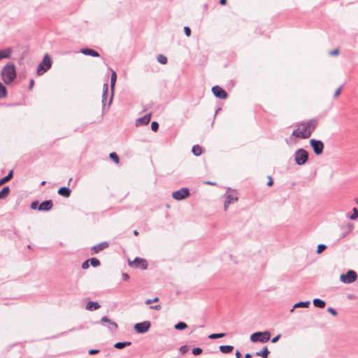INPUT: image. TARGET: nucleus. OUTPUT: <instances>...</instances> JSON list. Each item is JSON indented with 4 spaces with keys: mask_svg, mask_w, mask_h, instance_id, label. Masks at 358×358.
Listing matches in <instances>:
<instances>
[{
    "mask_svg": "<svg viewBox=\"0 0 358 358\" xmlns=\"http://www.w3.org/2000/svg\"><path fill=\"white\" fill-rule=\"evenodd\" d=\"M150 118L151 114H147L142 117L138 118L136 121V126L147 125L150 122Z\"/></svg>",
    "mask_w": 358,
    "mask_h": 358,
    "instance_id": "ddd939ff",
    "label": "nucleus"
},
{
    "mask_svg": "<svg viewBox=\"0 0 358 358\" xmlns=\"http://www.w3.org/2000/svg\"><path fill=\"white\" fill-rule=\"evenodd\" d=\"M129 265L131 267L141 268L146 269L148 267L147 262L141 258L136 257L134 261L128 260Z\"/></svg>",
    "mask_w": 358,
    "mask_h": 358,
    "instance_id": "1a4fd4ad",
    "label": "nucleus"
},
{
    "mask_svg": "<svg viewBox=\"0 0 358 358\" xmlns=\"http://www.w3.org/2000/svg\"><path fill=\"white\" fill-rule=\"evenodd\" d=\"M317 246L322 247V246H326L324 244H318Z\"/></svg>",
    "mask_w": 358,
    "mask_h": 358,
    "instance_id": "338daca9",
    "label": "nucleus"
},
{
    "mask_svg": "<svg viewBox=\"0 0 358 358\" xmlns=\"http://www.w3.org/2000/svg\"><path fill=\"white\" fill-rule=\"evenodd\" d=\"M101 322H108L109 323L110 325H112L113 327V329H117V324L116 322H112L110 319H108L106 316H103L101 319Z\"/></svg>",
    "mask_w": 358,
    "mask_h": 358,
    "instance_id": "a878e982",
    "label": "nucleus"
},
{
    "mask_svg": "<svg viewBox=\"0 0 358 358\" xmlns=\"http://www.w3.org/2000/svg\"><path fill=\"white\" fill-rule=\"evenodd\" d=\"M206 183L208 184V185H215V182H210V181L206 182Z\"/></svg>",
    "mask_w": 358,
    "mask_h": 358,
    "instance_id": "e2e57ef3",
    "label": "nucleus"
},
{
    "mask_svg": "<svg viewBox=\"0 0 358 358\" xmlns=\"http://www.w3.org/2000/svg\"><path fill=\"white\" fill-rule=\"evenodd\" d=\"M220 3L222 5H225L227 3V0H220Z\"/></svg>",
    "mask_w": 358,
    "mask_h": 358,
    "instance_id": "052dcab7",
    "label": "nucleus"
},
{
    "mask_svg": "<svg viewBox=\"0 0 358 358\" xmlns=\"http://www.w3.org/2000/svg\"><path fill=\"white\" fill-rule=\"evenodd\" d=\"M130 345L131 342H118L115 344L114 347L117 349H122L127 346H129Z\"/></svg>",
    "mask_w": 358,
    "mask_h": 358,
    "instance_id": "cd10ccee",
    "label": "nucleus"
},
{
    "mask_svg": "<svg viewBox=\"0 0 358 358\" xmlns=\"http://www.w3.org/2000/svg\"><path fill=\"white\" fill-rule=\"evenodd\" d=\"M268 181L267 182V185L268 186H271L273 184V179H272V178L271 176H268Z\"/></svg>",
    "mask_w": 358,
    "mask_h": 358,
    "instance_id": "603ef678",
    "label": "nucleus"
},
{
    "mask_svg": "<svg viewBox=\"0 0 358 358\" xmlns=\"http://www.w3.org/2000/svg\"><path fill=\"white\" fill-rule=\"evenodd\" d=\"M80 52L83 53V55H90L94 57H99V53L97 51L90 48H83L80 50Z\"/></svg>",
    "mask_w": 358,
    "mask_h": 358,
    "instance_id": "2eb2a0df",
    "label": "nucleus"
},
{
    "mask_svg": "<svg viewBox=\"0 0 358 358\" xmlns=\"http://www.w3.org/2000/svg\"><path fill=\"white\" fill-rule=\"evenodd\" d=\"M308 156V152L306 150L303 148L298 149L294 152V161L297 165H303L307 162Z\"/></svg>",
    "mask_w": 358,
    "mask_h": 358,
    "instance_id": "20e7f679",
    "label": "nucleus"
},
{
    "mask_svg": "<svg viewBox=\"0 0 358 358\" xmlns=\"http://www.w3.org/2000/svg\"><path fill=\"white\" fill-rule=\"evenodd\" d=\"M271 333L269 331H257L250 336L252 342H260L262 343H266L270 340Z\"/></svg>",
    "mask_w": 358,
    "mask_h": 358,
    "instance_id": "7ed1b4c3",
    "label": "nucleus"
},
{
    "mask_svg": "<svg viewBox=\"0 0 358 358\" xmlns=\"http://www.w3.org/2000/svg\"><path fill=\"white\" fill-rule=\"evenodd\" d=\"M313 305L315 307L322 308L325 306L326 303L324 301L320 299H315L313 301Z\"/></svg>",
    "mask_w": 358,
    "mask_h": 358,
    "instance_id": "aec40b11",
    "label": "nucleus"
},
{
    "mask_svg": "<svg viewBox=\"0 0 358 358\" xmlns=\"http://www.w3.org/2000/svg\"><path fill=\"white\" fill-rule=\"evenodd\" d=\"M234 347L231 345H221L220 346V350L222 353H230L232 352Z\"/></svg>",
    "mask_w": 358,
    "mask_h": 358,
    "instance_id": "b1692460",
    "label": "nucleus"
},
{
    "mask_svg": "<svg viewBox=\"0 0 358 358\" xmlns=\"http://www.w3.org/2000/svg\"><path fill=\"white\" fill-rule=\"evenodd\" d=\"M157 61L162 64H165L167 63V58L163 55H159L157 56Z\"/></svg>",
    "mask_w": 358,
    "mask_h": 358,
    "instance_id": "7c9ffc66",
    "label": "nucleus"
},
{
    "mask_svg": "<svg viewBox=\"0 0 358 358\" xmlns=\"http://www.w3.org/2000/svg\"><path fill=\"white\" fill-rule=\"evenodd\" d=\"M16 69L13 63H7L1 69V76L6 85H9L16 78Z\"/></svg>",
    "mask_w": 358,
    "mask_h": 358,
    "instance_id": "f03ea898",
    "label": "nucleus"
},
{
    "mask_svg": "<svg viewBox=\"0 0 358 358\" xmlns=\"http://www.w3.org/2000/svg\"><path fill=\"white\" fill-rule=\"evenodd\" d=\"M34 83V80H31L30 83H29V89L33 87Z\"/></svg>",
    "mask_w": 358,
    "mask_h": 358,
    "instance_id": "bf43d9fd",
    "label": "nucleus"
},
{
    "mask_svg": "<svg viewBox=\"0 0 358 358\" xmlns=\"http://www.w3.org/2000/svg\"><path fill=\"white\" fill-rule=\"evenodd\" d=\"M45 182L43 181V182H41V185H45Z\"/></svg>",
    "mask_w": 358,
    "mask_h": 358,
    "instance_id": "774afa93",
    "label": "nucleus"
},
{
    "mask_svg": "<svg viewBox=\"0 0 358 358\" xmlns=\"http://www.w3.org/2000/svg\"><path fill=\"white\" fill-rule=\"evenodd\" d=\"M110 158L113 160L116 164H118L120 162V159L118 155L115 152H111L110 154Z\"/></svg>",
    "mask_w": 358,
    "mask_h": 358,
    "instance_id": "473e14b6",
    "label": "nucleus"
},
{
    "mask_svg": "<svg viewBox=\"0 0 358 358\" xmlns=\"http://www.w3.org/2000/svg\"><path fill=\"white\" fill-rule=\"evenodd\" d=\"M134 234L136 236V235H138V232L136 230H135V231H134Z\"/></svg>",
    "mask_w": 358,
    "mask_h": 358,
    "instance_id": "0e129e2a",
    "label": "nucleus"
},
{
    "mask_svg": "<svg viewBox=\"0 0 358 358\" xmlns=\"http://www.w3.org/2000/svg\"><path fill=\"white\" fill-rule=\"evenodd\" d=\"M158 301H159V298L158 297H155V298H154L152 299H147L145 301V303L146 304H150V303H152L153 302H157Z\"/></svg>",
    "mask_w": 358,
    "mask_h": 358,
    "instance_id": "4c0bfd02",
    "label": "nucleus"
},
{
    "mask_svg": "<svg viewBox=\"0 0 358 358\" xmlns=\"http://www.w3.org/2000/svg\"><path fill=\"white\" fill-rule=\"evenodd\" d=\"M58 194L64 197H69L71 194V189L66 187H62L58 189Z\"/></svg>",
    "mask_w": 358,
    "mask_h": 358,
    "instance_id": "f3484780",
    "label": "nucleus"
},
{
    "mask_svg": "<svg viewBox=\"0 0 358 358\" xmlns=\"http://www.w3.org/2000/svg\"><path fill=\"white\" fill-rule=\"evenodd\" d=\"M52 206V201L51 200H46L39 204L38 210L41 211H48L50 210Z\"/></svg>",
    "mask_w": 358,
    "mask_h": 358,
    "instance_id": "4468645a",
    "label": "nucleus"
},
{
    "mask_svg": "<svg viewBox=\"0 0 358 358\" xmlns=\"http://www.w3.org/2000/svg\"><path fill=\"white\" fill-rule=\"evenodd\" d=\"M184 31L187 36H190L191 35V29L189 27H184Z\"/></svg>",
    "mask_w": 358,
    "mask_h": 358,
    "instance_id": "58836bf2",
    "label": "nucleus"
},
{
    "mask_svg": "<svg viewBox=\"0 0 358 358\" xmlns=\"http://www.w3.org/2000/svg\"><path fill=\"white\" fill-rule=\"evenodd\" d=\"M92 248V254H96L102 250L103 248Z\"/></svg>",
    "mask_w": 358,
    "mask_h": 358,
    "instance_id": "37998d69",
    "label": "nucleus"
},
{
    "mask_svg": "<svg viewBox=\"0 0 358 358\" xmlns=\"http://www.w3.org/2000/svg\"><path fill=\"white\" fill-rule=\"evenodd\" d=\"M100 308V305L97 302L90 301L86 305V309L89 310H97Z\"/></svg>",
    "mask_w": 358,
    "mask_h": 358,
    "instance_id": "6ab92c4d",
    "label": "nucleus"
},
{
    "mask_svg": "<svg viewBox=\"0 0 358 358\" xmlns=\"http://www.w3.org/2000/svg\"><path fill=\"white\" fill-rule=\"evenodd\" d=\"M202 352V349L200 348H195L192 350V354L194 355H199Z\"/></svg>",
    "mask_w": 358,
    "mask_h": 358,
    "instance_id": "e433bc0d",
    "label": "nucleus"
},
{
    "mask_svg": "<svg viewBox=\"0 0 358 358\" xmlns=\"http://www.w3.org/2000/svg\"><path fill=\"white\" fill-rule=\"evenodd\" d=\"M245 358H252V355L249 353L246 354Z\"/></svg>",
    "mask_w": 358,
    "mask_h": 358,
    "instance_id": "680f3d73",
    "label": "nucleus"
},
{
    "mask_svg": "<svg viewBox=\"0 0 358 358\" xmlns=\"http://www.w3.org/2000/svg\"><path fill=\"white\" fill-rule=\"evenodd\" d=\"M357 278V273L352 270H349L346 274H342L340 276V280L343 283L350 284L355 282Z\"/></svg>",
    "mask_w": 358,
    "mask_h": 358,
    "instance_id": "423d86ee",
    "label": "nucleus"
},
{
    "mask_svg": "<svg viewBox=\"0 0 358 358\" xmlns=\"http://www.w3.org/2000/svg\"><path fill=\"white\" fill-rule=\"evenodd\" d=\"M310 145L316 155H320L323 152L324 143L321 141L314 138L310 139Z\"/></svg>",
    "mask_w": 358,
    "mask_h": 358,
    "instance_id": "0eeeda50",
    "label": "nucleus"
},
{
    "mask_svg": "<svg viewBox=\"0 0 358 358\" xmlns=\"http://www.w3.org/2000/svg\"><path fill=\"white\" fill-rule=\"evenodd\" d=\"M52 65V61L48 54H46L42 62L38 64L37 67V74L41 76L45 73L48 69H50Z\"/></svg>",
    "mask_w": 358,
    "mask_h": 358,
    "instance_id": "39448f33",
    "label": "nucleus"
},
{
    "mask_svg": "<svg viewBox=\"0 0 358 358\" xmlns=\"http://www.w3.org/2000/svg\"><path fill=\"white\" fill-rule=\"evenodd\" d=\"M89 262H89V259H87V260L85 261V262L83 263V264H82V268H83V269H87V268H89V266H89Z\"/></svg>",
    "mask_w": 358,
    "mask_h": 358,
    "instance_id": "79ce46f5",
    "label": "nucleus"
},
{
    "mask_svg": "<svg viewBox=\"0 0 358 358\" xmlns=\"http://www.w3.org/2000/svg\"><path fill=\"white\" fill-rule=\"evenodd\" d=\"M236 357L237 358H241V357H242V355H241V353L239 351H236Z\"/></svg>",
    "mask_w": 358,
    "mask_h": 358,
    "instance_id": "13d9d810",
    "label": "nucleus"
},
{
    "mask_svg": "<svg viewBox=\"0 0 358 358\" xmlns=\"http://www.w3.org/2000/svg\"><path fill=\"white\" fill-rule=\"evenodd\" d=\"M107 95L108 94H105L104 93H103V94H102V103H103V106L106 105Z\"/></svg>",
    "mask_w": 358,
    "mask_h": 358,
    "instance_id": "de8ad7c7",
    "label": "nucleus"
},
{
    "mask_svg": "<svg viewBox=\"0 0 358 358\" xmlns=\"http://www.w3.org/2000/svg\"><path fill=\"white\" fill-rule=\"evenodd\" d=\"M338 53H339V51H338V49H335V50H331V51L329 52V54H330L331 55H338Z\"/></svg>",
    "mask_w": 358,
    "mask_h": 358,
    "instance_id": "8fccbe9b",
    "label": "nucleus"
},
{
    "mask_svg": "<svg viewBox=\"0 0 358 358\" xmlns=\"http://www.w3.org/2000/svg\"><path fill=\"white\" fill-rule=\"evenodd\" d=\"M151 129L154 131H157L159 129V124L157 122H152L151 123Z\"/></svg>",
    "mask_w": 358,
    "mask_h": 358,
    "instance_id": "f704fd0d",
    "label": "nucleus"
},
{
    "mask_svg": "<svg viewBox=\"0 0 358 358\" xmlns=\"http://www.w3.org/2000/svg\"><path fill=\"white\" fill-rule=\"evenodd\" d=\"M6 89L5 86L1 83H0V99L6 97Z\"/></svg>",
    "mask_w": 358,
    "mask_h": 358,
    "instance_id": "c85d7f7f",
    "label": "nucleus"
},
{
    "mask_svg": "<svg viewBox=\"0 0 358 358\" xmlns=\"http://www.w3.org/2000/svg\"><path fill=\"white\" fill-rule=\"evenodd\" d=\"M89 262H90L91 265L94 267H96L100 264V262L96 258H91L89 259Z\"/></svg>",
    "mask_w": 358,
    "mask_h": 358,
    "instance_id": "2f4dec72",
    "label": "nucleus"
},
{
    "mask_svg": "<svg viewBox=\"0 0 358 358\" xmlns=\"http://www.w3.org/2000/svg\"><path fill=\"white\" fill-rule=\"evenodd\" d=\"M325 249H326V248H317V254H320V253H322V252Z\"/></svg>",
    "mask_w": 358,
    "mask_h": 358,
    "instance_id": "4d7b16f0",
    "label": "nucleus"
},
{
    "mask_svg": "<svg viewBox=\"0 0 358 358\" xmlns=\"http://www.w3.org/2000/svg\"><path fill=\"white\" fill-rule=\"evenodd\" d=\"M341 90H342V87H340L338 89H337L336 90V92H334V97H337L341 94Z\"/></svg>",
    "mask_w": 358,
    "mask_h": 358,
    "instance_id": "49530a36",
    "label": "nucleus"
},
{
    "mask_svg": "<svg viewBox=\"0 0 358 358\" xmlns=\"http://www.w3.org/2000/svg\"><path fill=\"white\" fill-rule=\"evenodd\" d=\"M116 79H117V74H116L115 71H112V74H111V77H110V88L112 90V94L113 93V90L115 87Z\"/></svg>",
    "mask_w": 358,
    "mask_h": 358,
    "instance_id": "412c9836",
    "label": "nucleus"
},
{
    "mask_svg": "<svg viewBox=\"0 0 358 358\" xmlns=\"http://www.w3.org/2000/svg\"><path fill=\"white\" fill-rule=\"evenodd\" d=\"M95 246H99V247L108 246V243L107 242H102V243H100L96 245Z\"/></svg>",
    "mask_w": 358,
    "mask_h": 358,
    "instance_id": "6e6d98bb",
    "label": "nucleus"
},
{
    "mask_svg": "<svg viewBox=\"0 0 358 358\" xmlns=\"http://www.w3.org/2000/svg\"><path fill=\"white\" fill-rule=\"evenodd\" d=\"M10 192V188L8 186L4 187L1 191H0V199H5Z\"/></svg>",
    "mask_w": 358,
    "mask_h": 358,
    "instance_id": "5701e85b",
    "label": "nucleus"
},
{
    "mask_svg": "<svg viewBox=\"0 0 358 358\" xmlns=\"http://www.w3.org/2000/svg\"><path fill=\"white\" fill-rule=\"evenodd\" d=\"M213 94L221 99H225L227 97V93L220 86L215 85L212 87Z\"/></svg>",
    "mask_w": 358,
    "mask_h": 358,
    "instance_id": "f8f14e48",
    "label": "nucleus"
},
{
    "mask_svg": "<svg viewBox=\"0 0 358 358\" xmlns=\"http://www.w3.org/2000/svg\"><path fill=\"white\" fill-rule=\"evenodd\" d=\"M192 152L195 156H200L202 154V148L199 145H194Z\"/></svg>",
    "mask_w": 358,
    "mask_h": 358,
    "instance_id": "4be33fe9",
    "label": "nucleus"
},
{
    "mask_svg": "<svg viewBox=\"0 0 358 358\" xmlns=\"http://www.w3.org/2000/svg\"><path fill=\"white\" fill-rule=\"evenodd\" d=\"M225 336V334L224 333H220V334H210L208 338H211V339H215V338H222Z\"/></svg>",
    "mask_w": 358,
    "mask_h": 358,
    "instance_id": "72a5a7b5",
    "label": "nucleus"
},
{
    "mask_svg": "<svg viewBox=\"0 0 358 358\" xmlns=\"http://www.w3.org/2000/svg\"><path fill=\"white\" fill-rule=\"evenodd\" d=\"M189 195V191L187 188H181L179 190L175 191L172 193V196L174 199L180 201L185 199Z\"/></svg>",
    "mask_w": 358,
    "mask_h": 358,
    "instance_id": "6e6552de",
    "label": "nucleus"
},
{
    "mask_svg": "<svg viewBox=\"0 0 358 358\" xmlns=\"http://www.w3.org/2000/svg\"><path fill=\"white\" fill-rule=\"evenodd\" d=\"M13 52L11 48H7L0 50V60L6 58H10Z\"/></svg>",
    "mask_w": 358,
    "mask_h": 358,
    "instance_id": "dca6fc26",
    "label": "nucleus"
},
{
    "mask_svg": "<svg viewBox=\"0 0 358 358\" xmlns=\"http://www.w3.org/2000/svg\"><path fill=\"white\" fill-rule=\"evenodd\" d=\"M310 301H300L294 304L292 309L290 310V312H293L294 309L296 308H308L310 306Z\"/></svg>",
    "mask_w": 358,
    "mask_h": 358,
    "instance_id": "a211bd4d",
    "label": "nucleus"
},
{
    "mask_svg": "<svg viewBox=\"0 0 358 358\" xmlns=\"http://www.w3.org/2000/svg\"><path fill=\"white\" fill-rule=\"evenodd\" d=\"M99 350H94V349H93V350H90L89 351V354H90V355H95V354L99 353Z\"/></svg>",
    "mask_w": 358,
    "mask_h": 358,
    "instance_id": "5fc2aeb1",
    "label": "nucleus"
},
{
    "mask_svg": "<svg viewBox=\"0 0 358 358\" xmlns=\"http://www.w3.org/2000/svg\"><path fill=\"white\" fill-rule=\"evenodd\" d=\"M108 85L107 83H105L103 86V93H104L105 94H108Z\"/></svg>",
    "mask_w": 358,
    "mask_h": 358,
    "instance_id": "c03bdc74",
    "label": "nucleus"
},
{
    "mask_svg": "<svg viewBox=\"0 0 358 358\" xmlns=\"http://www.w3.org/2000/svg\"><path fill=\"white\" fill-rule=\"evenodd\" d=\"M327 311L329 313H330L331 314H332L334 316H336L337 315V312L335 309H334L333 308L331 307H329L328 309H327Z\"/></svg>",
    "mask_w": 358,
    "mask_h": 358,
    "instance_id": "ea45409f",
    "label": "nucleus"
},
{
    "mask_svg": "<svg viewBox=\"0 0 358 358\" xmlns=\"http://www.w3.org/2000/svg\"><path fill=\"white\" fill-rule=\"evenodd\" d=\"M269 354V351L266 347H264L262 350L256 352L257 356H261L263 358H268V355Z\"/></svg>",
    "mask_w": 358,
    "mask_h": 358,
    "instance_id": "393cba45",
    "label": "nucleus"
},
{
    "mask_svg": "<svg viewBox=\"0 0 358 358\" xmlns=\"http://www.w3.org/2000/svg\"><path fill=\"white\" fill-rule=\"evenodd\" d=\"M187 350H188V348H187V346H185V345H184V346H181V347L180 348V352H181L182 354H185V353H186V352H187Z\"/></svg>",
    "mask_w": 358,
    "mask_h": 358,
    "instance_id": "a18cd8bd",
    "label": "nucleus"
},
{
    "mask_svg": "<svg viewBox=\"0 0 358 358\" xmlns=\"http://www.w3.org/2000/svg\"><path fill=\"white\" fill-rule=\"evenodd\" d=\"M150 308V309L159 310L161 309V306L160 305L151 306Z\"/></svg>",
    "mask_w": 358,
    "mask_h": 358,
    "instance_id": "3c124183",
    "label": "nucleus"
},
{
    "mask_svg": "<svg viewBox=\"0 0 358 358\" xmlns=\"http://www.w3.org/2000/svg\"><path fill=\"white\" fill-rule=\"evenodd\" d=\"M12 177H13V171H10L6 176L2 178L0 180V185L9 181L12 178Z\"/></svg>",
    "mask_w": 358,
    "mask_h": 358,
    "instance_id": "bb28decb",
    "label": "nucleus"
},
{
    "mask_svg": "<svg viewBox=\"0 0 358 358\" xmlns=\"http://www.w3.org/2000/svg\"><path fill=\"white\" fill-rule=\"evenodd\" d=\"M358 217V210H357V208H353V213L352 215L350 217V218L351 220H355Z\"/></svg>",
    "mask_w": 358,
    "mask_h": 358,
    "instance_id": "c9c22d12",
    "label": "nucleus"
},
{
    "mask_svg": "<svg viewBox=\"0 0 358 358\" xmlns=\"http://www.w3.org/2000/svg\"><path fill=\"white\" fill-rule=\"evenodd\" d=\"M317 124L318 121L316 119L303 122L298 129L293 131L292 135L296 138H308L311 136Z\"/></svg>",
    "mask_w": 358,
    "mask_h": 358,
    "instance_id": "f257e3e1",
    "label": "nucleus"
},
{
    "mask_svg": "<svg viewBox=\"0 0 358 358\" xmlns=\"http://www.w3.org/2000/svg\"><path fill=\"white\" fill-rule=\"evenodd\" d=\"M280 338V334H278V335H277L276 336H275V337L271 340V342H272V343H275V342H277V341L279 340V338Z\"/></svg>",
    "mask_w": 358,
    "mask_h": 358,
    "instance_id": "864d4df0",
    "label": "nucleus"
},
{
    "mask_svg": "<svg viewBox=\"0 0 358 358\" xmlns=\"http://www.w3.org/2000/svg\"><path fill=\"white\" fill-rule=\"evenodd\" d=\"M226 199L224 201V210H227L228 206L238 201V196L235 192H227L226 193Z\"/></svg>",
    "mask_w": 358,
    "mask_h": 358,
    "instance_id": "9d476101",
    "label": "nucleus"
},
{
    "mask_svg": "<svg viewBox=\"0 0 358 358\" xmlns=\"http://www.w3.org/2000/svg\"><path fill=\"white\" fill-rule=\"evenodd\" d=\"M111 103H112V96L110 97V99L109 101L108 105H110Z\"/></svg>",
    "mask_w": 358,
    "mask_h": 358,
    "instance_id": "69168bd1",
    "label": "nucleus"
},
{
    "mask_svg": "<svg viewBox=\"0 0 358 358\" xmlns=\"http://www.w3.org/2000/svg\"><path fill=\"white\" fill-rule=\"evenodd\" d=\"M122 277L123 280H124V281L128 280L129 278V275L127 273H123L122 274Z\"/></svg>",
    "mask_w": 358,
    "mask_h": 358,
    "instance_id": "09e8293b",
    "label": "nucleus"
},
{
    "mask_svg": "<svg viewBox=\"0 0 358 358\" xmlns=\"http://www.w3.org/2000/svg\"><path fill=\"white\" fill-rule=\"evenodd\" d=\"M38 201H33L31 204V208L34 210L38 209Z\"/></svg>",
    "mask_w": 358,
    "mask_h": 358,
    "instance_id": "a19ab883",
    "label": "nucleus"
},
{
    "mask_svg": "<svg viewBox=\"0 0 358 358\" xmlns=\"http://www.w3.org/2000/svg\"><path fill=\"white\" fill-rule=\"evenodd\" d=\"M150 327V322L145 321L143 322L137 323L134 325V329L137 333L144 334L148 331Z\"/></svg>",
    "mask_w": 358,
    "mask_h": 358,
    "instance_id": "9b49d317",
    "label": "nucleus"
},
{
    "mask_svg": "<svg viewBox=\"0 0 358 358\" xmlns=\"http://www.w3.org/2000/svg\"><path fill=\"white\" fill-rule=\"evenodd\" d=\"M187 327V325L186 324V323H185L183 322H180L175 325V329L177 330H182V329H186Z\"/></svg>",
    "mask_w": 358,
    "mask_h": 358,
    "instance_id": "c756f323",
    "label": "nucleus"
}]
</instances>
